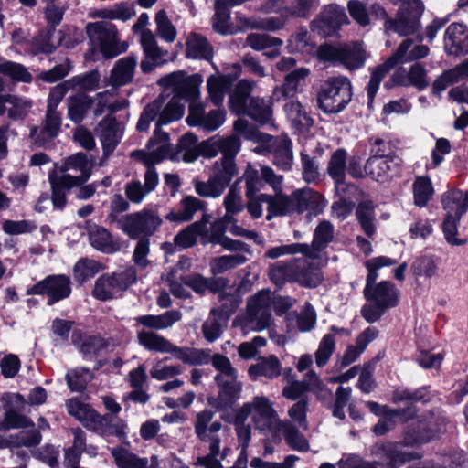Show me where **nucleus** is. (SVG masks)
<instances>
[{"instance_id":"4","label":"nucleus","mask_w":468,"mask_h":468,"mask_svg":"<svg viewBox=\"0 0 468 468\" xmlns=\"http://www.w3.org/2000/svg\"><path fill=\"white\" fill-rule=\"evenodd\" d=\"M396 262L395 260L387 256L375 257L365 262L367 276L363 291L364 296L367 300L378 303L386 309L395 307L398 304L399 292L395 284L389 281L377 282L378 278V271L382 267L394 265Z\"/></svg>"},{"instance_id":"57","label":"nucleus","mask_w":468,"mask_h":468,"mask_svg":"<svg viewBox=\"0 0 468 468\" xmlns=\"http://www.w3.org/2000/svg\"><path fill=\"white\" fill-rule=\"evenodd\" d=\"M248 259L241 253L223 255L213 259L210 269L213 274H222L229 270L246 263Z\"/></svg>"},{"instance_id":"16","label":"nucleus","mask_w":468,"mask_h":468,"mask_svg":"<svg viewBox=\"0 0 468 468\" xmlns=\"http://www.w3.org/2000/svg\"><path fill=\"white\" fill-rule=\"evenodd\" d=\"M27 295H47L48 305L67 299L71 294V282L65 274L48 275L27 289Z\"/></svg>"},{"instance_id":"25","label":"nucleus","mask_w":468,"mask_h":468,"mask_svg":"<svg viewBox=\"0 0 468 468\" xmlns=\"http://www.w3.org/2000/svg\"><path fill=\"white\" fill-rule=\"evenodd\" d=\"M84 426L101 435H114L120 439L125 438L126 435V424L123 420L109 414L101 415L94 410Z\"/></svg>"},{"instance_id":"48","label":"nucleus","mask_w":468,"mask_h":468,"mask_svg":"<svg viewBox=\"0 0 468 468\" xmlns=\"http://www.w3.org/2000/svg\"><path fill=\"white\" fill-rule=\"evenodd\" d=\"M284 112L292 125L300 132L307 131L314 123L312 117L298 101H289L284 105Z\"/></svg>"},{"instance_id":"64","label":"nucleus","mask_w":468,"mask_h":468,"mask_svg":"<svg viewBox=\"0 0 468 468\" xmlns=\"http://www.w3.org/2000/svg\"><path fill=\"white\" fill-rule=\"evenodd\" d=\"M465 458L463 453L444 457L440 461H427L422 463L410 465L408 468H463Z\"/></svg>"},{"instance_id":"8","label":"nucleus","mask_w":468,"mask_h":468,"mask_svg":"<svg viewBox=\"0 0 468 468\" xmlns=\"http://www.w3.org/2000/svg\"><path fill=\"white\" fill-rule=\"evenodd\" d=\"M317 57L321 61L342 66L353 71L364 67L367 52L362 42L353 41L337 45H321L317 49Z\"/></svg>"},{"instance_id":"9","label":"nucleus","mask_w":468,"mask_h":468,"mask_svg":"<svg viewBox=\"0 0 468 468\" xmlns=\"http://www.w3.org/2000/svg\"><path fill=\"white\" fill-rule=\"evenodd\" d=\"M237 175L238 167L235 161L217 160L207 181H194L195 191L203 197H218Z\"/></svg>"},{"instance_id":"60","label":"nucleus","mask_w":468,"mask_h":468,"mask_svg":"<svg viewBox=\"0 0 468 468\" xmlns=\"http://www.w3.org/2000/svg\"><path fill=\"white\" fill-rule=\"evenodd\" d=\"M176 154L186 163L197 160L199 155L197 150V137L193 133H186L180 138L176 145Z\"/></svg>"},{"instance_id":"35","label":"nucleus","mask_w":468,"mask_h":468,"mask_svg":"<svg viewBox=\"0 0 468 468\" xmlns=\"http://www.w3.org/2000/svg\"><path fill=\"white\" fill-rule=\"evenodd\" d=\"M296 213L302 214L310 211L314 215L323 212L326 207V200L319 193L311 188L298 189L293 192Z\"/></svg>"},{"instance_id":"55","label":"nucleus","mask_w":468,"mask_h":468,"mask_svg":"<svg viewBox=\"0 0 468 468\" xmlns=\"http://www.w3.org/2000/svg\"><path fill=\"white\" fill-rule=\"evenodd\" d=\"M366 405L371 413L376 416H381L389 421H392L395 418L410 420L416 415V410L413 407H409L402 410H395L386 405H380L375 401H367L366 402Z\"/></svg>"},{"instance_id":"12","label":"nucleus","mask_w":468,"mask_h":468,"mask_svg":"<svg viewBox=\"0 0 468 468\" xmlns=\"http://www.w3.org/2000/svg\"><path fill=\"white\" fill-rule=\"evenodd\" d=\"M87 35L105 58H114L127 49V45L118 39L116 27L109 21L89 23L86 26Z\"/></svg>"},{"instance_id":"58","label":"nucleus","mask_w":468,"mask_h":468,"mask_svg":"<svg viewBox=\"0 0 468 468\" xmlns=\"http://www.w3.org/2000/svg\"><path fill=\"white\" fill-rule=\"evenodd\" d=\"M235 221L231 216H223L221 218L215 220L209 228L207 227L205 236H203V243L218 244L225 236L228 226Z\"/></svg>"},{"instance_id":"6","label":"nucleus","mask_w":468,"mask_h":468,"mask_svg":"<svg viewBox=\"0 0 468 468\" xmlns=\"http://www.w3.org/2000/svg\"><path fill=\"white\" fill-rule=\"evenodd\" d=\"M353 96L352 84L346 76L330 77L324 80L317 91L318 107L327 114L343 112Z\"/></svg>"},{"instance_id":"20","label":"nucleus","mask_w":468,"mask_h":468,"mask_svg":"<svg viewBox=\"0 0 468 468\" xmlns=\"http://www.w3.org/2000/svg\"><path fill=\"white\" fill-rule=\"evenodd\" d=\"M140 44L144 55L141 61V69L144 73H149L154 69L166 63L169 60V52L162 48L151 30H144L140 35Z\"/></svg>"},{"instance_id":"7","label":"nucleus","mask_w":468,"mask_h":468,"mask_svg":"<svg viewBox=\"0 0 468 468\" xmlns=\"http://www.w3.org/2000/svg\"><path fill=\"white\" fill-rule=\"evenodd\" d=\"M394 18L387 19L384 24L388 32L396 33L401 37L416 36L422 42L424 36L420 33V18L424 13V4L421 0H401Z\"/></svg>"},{"instance_id":"24","label":"nucleus","mask_w":468,"mask_h":468,"mask_svg":"<svg viewBox=\"0 0 468 468\" xmlns=\"http://www.w3.org/2000/svg\"><path fill=\"white\" fill-rule=\"evenodd\" d=\"M335 239L334 225L328 220H322L314 229L313 240L309 245L303 243L306 248L303 250V256L311 260H322L323 251Z\"/></svg>"},{"instance_id":"15","label":"nucleus","mask_w":468,"mask_h":468,"mask_svg":"<svg viewBox=\"0 0 468 468\" xmlns=\"http://www.w3.org/2000/svg\"><path fill=\"white\" fill-rule=\"evenodd\" d=\"M250 415L261 431L269 430L277 422H281L272 402L264 396L254 397L252 401L245 403L239 410V419L246 420Z\"/></svg>"},{"instance_id":"26","label":"nucleus","mask_w":468,"mask_h":468,"mask_svg":"<svg viewBox=\"0 0 468 468\" xmlns=\"http://www.w3.org/2000/svg\"><path fill=\"white\" fill-rule=\"evenodd\" d=\"M443 48L447 55L463 57L468 54V27L463 23H452L443 37Z\"/></svg>"},{"instance_id":"41","label":"nucleus","mask_w":468,"mask_h":468,"mask_svg":"<svg viewBox=\"0 0 468 468\" xmlns=\"http://www.w3.org/2000/svg\"><path fill=\"white\" fill-rule=\"evenodd\" d=\"M186 46V54L188 58L210 60L213 58V48L202 35L189 34Z\"/></svg>"},{"instance_id":"14","label":"nucleus","mask_w":468,"mask_h":468,"mask_svg":"<svg viewBox=\"0 0 468 468\" xmlns=\"http://www.w3.org/2000/svg\"><path fill=\"white\" fill-rule=\"evenodd\" d=\"M272 302L270 291H261L252 296L247 303L243 329L259 332L269 328L271 324Z\"/></svg>"},{"instance_id":"54","label":"nucleus","mask_w":468,"mask_h":468,"mask_svg":"<svg viewBox=\"0 0 468 468\" xmlns=\"http://www.w3.org/2000/svg\"><path fill=\"white\" fill-rule=\"evenodd\" d=\"M356 218L368 237H372L376 232V215L375 207L372 201L360 202L356 210Z\"/></svg>"},{"instance_id":"31","label":"nucleus","mask_w":468,"mask_h":468,"mask_svg":"<svg viewBox=\"0 0 468 468\" xmlns=\"http://www.w3.org/2000/svg\"><path fill=\"white\" fill-rule=\"evenodd\" d=\"M111 454L117 468H159V460L156 455L150 458L140 457L122 447H113Z\"/></svg>"},{"instance_id":"44","label":"nucleus","mask_w":468,"mask_h":468,"mask_svg":"<svg viewBox=\"0 0 468 468\" xmlns=\"http://www.w3.org/2000/svg\"><path fill=\"white\" fill-rule=\"evenodd\" d=\"M93 103V98L85 93L69 96L67 101L69 119L74 123H80Z\"/></svg>"},{"instance_id":"1","label":"nucleus","mask_w":468,"mask_h":468,"mask_svg":"<svg viewBox=\"0 0 468 468\" xmlns=\"http://www.w3.org/2000/svg\"><path fill=\"white\" fill-rule=\"evenodd\" d=\"M203 78L200 74L186 75L184 71H174L159 79L157 83L165 88H172L175 95L169 101H165L164 96H158L152 102L148 103L141 112L136 124L139 132L148 130L150 123L156 121L154 135L147 143V153L141 152L145 155V162L157 164L165 159L171 152L169 134L161 130V126L181 119L184 115L185 106L180 102L181 99L190 104H197L200 97V85Z\"/></svg>"},{"instance_id":"51","label":"nucleus","mask_w":468,"mask_h":468,"mask_svg":"<svg viewBox=\"0 0 468 468\" xmlns=\"http://www.w3.org/2000/svg\"><path fill=\"white\" fill-rule=\"evenodd\" d=\"M238 373H229L220 380H215L219 387V399L225 405L233 403L239 398L242 385L238 381Z\"/></svg>"},{"instance_id":"59","label":"nucleus","mask_w":468,"mask_h":468,"mask_svg":"<svg viewBox=\"0 0 468 468\" xmlns=\"http://www.w3.org/2000/svg\"><path fill=\"white\" fill-rule=\"evenodd\" d=\"M319 4V0H293L283 10L288 19L290 17L308 19Z\"/></svg>"},{"instance_id":"43","label":"nucleus","mask_w":468,"mask_h":468,"mask_svg":"<svg viewBox=\"0 0 468 468\" xmlns=\"http://www.w3.org/2000/svg\"><path fill=\"white\" fill-rule=\"evenodd\" d=\"M255 81L250 80H240L235 86L233 92L229 96V109L236 115H241L245 104L250 101V96L255 87Z\"/></svg>"},{"instance_id":"49","label":"nucleus","mask_w":468,"mask_h":468,"mask_svg":"<svg viewBox=\"0 0 468 468\" xmlns=\"http://www.w3.org/2000/svg\"><path fill=\"white\" fill-rule=\"evenodd\" d=\"M293 193L291 196L280 195L278 192L275 196L270 195V203L267 207V220H271L274 217L285 216L296 212Z\"/></svg>"},{"instance_id":"17","label":"nucleus","mask_w":468,"mask_h":468,"mask_svg":"<svg viewBox=\"0 0 468 468\" xmlns=\"http://www.w3.org/2000/svg\"><path fill=\"white\" fill-rule=\"evenodd\" d=\"M347 22L345 8L335 4L323 7L319 15L312 21L311 29L322 37L335 35L342 25Z\"/></svg>"},{"instance_id":"62","label":"nucleus","mask_w":468,"mask_h":468,"mask_svg":"<svg viewBox=\"0 0 468 468\" xmlns=\"http://www.w3.org/2000/svg\"><path fill=\"white\" fill-rule=\"evenodd\" d=\"M92 377V373L89 368H75L68 371L66 381L71 391L80 392L86 388Z\"/></svg>"},{"instance_id":"29","label":"nucleus","mask_w":468,"mask_h":468,"mask_svg":"<svg viewBox=\"0 0 468 468\" xmlns=\"http://www.w3.org/2000/svg\"><path fill=\"white\" fill-rule=\"evenodd\" d=\"M240 146L241 142L239 136L231 134L227 137H213L207 140L203 145V151L207 157H214L218 154H221L220 159L235 161Z\"/></svg>"},{"instance_id":"21","label":"nucleus","mask_w":468,"mask_h":468,"mask_svg":"<svg viewBox=\"0 0 468 468\" xmlns=\"http://www.w3.org/2000/svg\"><path fill=\"white\" fill-rule=\"evenodd\" d=\"M226 112L217 108L207 111L202 103L189 104V112L186 122L190 126H197L207 132L218 129L225 122Z\"/></svg>"},{"instance_id":"61","label":"nucleus","mask_w":468,"mask_h":468,"mask_svg":"<svg viewBox=\"0 0 468 468\" xmlns=\"http://www.w3.org/2000/svg\"><path fill=\"white\" fill-rule=\"evenodd\" d=\"M288 22V17L284 10L279 16H269L265 18H251L247 21V26L251 29H260L275 32L284 27Z\"/></svg>"},{"instance_id":"30","label":"nucleus","mask_w":468,"mask_h":468,"mask_svg":"<svg viewBox=\"0 0 468 468\" xmlns=\"http://www.w3.org/2000/svg\"><path fill=\"white\" fill-rule=\"evenodd\" d=\"M136 338L138 344L150 352L169 354L174 358H176L178 352L179 346L174 345L170 340L154 331L139 330L136 333Z\"/></svg>"},{"instance_id":"10","label":"nucleus","mask_w":468,"mask_h":468,"mask_svg":"<svg viewBox=\"0 0 468 468\" xmlns=\"http://www.w3.org/2000/svg\"><path fill=\"white\" fill-rule=\"evenodd\" d=\"M137 281L134 267L127 266L112 273L100 276L94 284L92 295L101 301H109L119 297Z\"/></svg>"},{"instance_id":"38","label":"nucleus","mask_w":468,"mask_h":468,"mask_svg":"<svg viewBox=\"0 0 468 468\" xmlns=\"http://www.w3.org/2000/svg\"><path fill=\"white\" fill-rule=\"evenodd\" d=\"M281 372L282 364L274 355L258 357L255 363L248 368V374L252 380H256L261 377L273 379L278 378Z\"/></svg>"},{"instance_id":"39","label":"nucleus","mask_w":468,"mask_h":468,"mask_svg":"<svg viewBox=\"0 0 468 468\" xmlns=\"http://www.w3.org/2000/svg\"><path fill=\"white\" fill-rule=\"evenodd\" d=\"M241 115H247L260 125L272 123V108L271 99L252 97L245 104Z\"/></svg>"},{"instance_id":"45","label":"nucleus","mask_w":468,"mask_h":468,"mask_svg":"<svg viewBox=\"0 0 468 468\" xmlns=\"http://www.w3.org/2000/svg\"><path fill=\"white\" fill-rule=\"evenodd\" d=\"M204 208V202L199 198L187 196L181 201V207L178 211H171L165 216V219L171 222L182 223L189 221L194 215Z\"/></svg>"},{"instance_id":"63","label":"nucleus","mask_w":468,"mask_h":468,"mask_svg":"<svg viewBox=\"0 0 468 468\" xmlns=\"http://www.w3.org/2000/svg\"><path fill=\"white\" fill-rule=\"evenodd\" d=\"M101 76L98 70L85 72L73 76L68 81L71 90L79 89L82 91H92L99 88Z\"/></svg>"},{"instance_id":"32","label":"nucleus","mask_w":468,"mask_h":468,"mask_svg":"<svg viewBox=\"0 0 468 468\" xmlns=\"http://www.w3.org/2000/svg\"><path fill=\"white\" fill-rule=\"evenodd\" d=\"M328 174L335 183L337 192H344L346 188L352 193L357 192V187L353 184L345 182V175L346 170V151L345 149H337L332 154L328 165Z\"/></svg>"},{"instance_id":"36","label":"nucleus","mask_w":468,"mask_h":468,"mask_svg":"<svg viewBox=\"0 0 468 468\" xmlns=\"http://www.w3.org/2000/svg\"><path fill=\"white\" fill-rule=\"evenodd\" d=\"M89 240L92 248L106 254H112L120 250V242L103 227L96 224L88 229Z\"/></svg>"},{"instance_id":"23","label":"nucleus","mask_w":468,"mask_h":468,"mask_svg":"<svg viewBox=\"0 0 468 468\" xmlns=\"http://www.w3.org/2000/svg\"><path fill=\"white\" fill-rule=\"evenodd\" d=\"M268 151L272 154V163L283 171L292 169L293 163L292 143L287 135H265Z\"/></svg>"},{"instance_id":"50","label":"nucleus","mask_w":468,"mask_h":468,"mask_svg":"<svg viewBox=\"0 0 468 468\" xmlns=\"http://www.w3.org/2000/svg\"><path fill=\"white\" fill-rule=\"evenodd\" d=\"M48 181L51 186V201L56 209L62 210L67 203V190L75 187L67 182V179L58 176L56 170L48 173Z\"/></svg>"},{"instance_id":"5","label":"nucleus","mask_w":468,"mask_h":468,"mask_svg":"<svg viewBox=\"0 0 468 468\" xmlns=\"http://www.w3.org/2000/svg\"><path fill=\"white\" fill-rule=\"evenodd\" d=\"M430 53L428 46L413 44L411 38L404 39L396 51L382 64L375 68L367 86V105L371 107L380 83L388 72L398 64H405L426 58Z\"/></svg>"},{"instance_id":"52","label":"nucleus","mask_w":468,"mask_h":468,"mask_svg":"<svg viewBox=\"0 0 468 468\" xmlns=\"http://www.w3.org/2000/svg\"><path fill=\"white\" fill-rule=\"evenodd\" d=\"M279 430L282 433L286 443L294 451L307 452L309 442L299 430L290 421H281Z\"/></svg>"},{"instance_id":"53","label":"nucleus","mask_w":468,"mask_h":468,"mask_svg":"<svg viewBox=\"0 0 468 468\" xmlns=\"http://www.w3.org/2000/svg\"><path fill=\"white\" fill-rule=\"evenodd\" d=\"M414 204L424 207L432 199L434 188L429 176H417L412 184Z\"/></svg>"},{"instance_id":"42","label":"nucleus","mask_w":468,"mask_h":468,"mask_svg":"<svg viewBox=\"0 0 468 468\" xmlns=\"http://www.w3.org/2000/svg\"><path fill=\"white\" fill-rule=\"evenodd\" d=\"M427 71L420 63H414L409 69L407 77L401 73L396 72L392 75L391 80L396 85L414 86L419 90H422L429 86L426 79Z\"/></svg>"},{"instance_id":"46","label":"nucleus","mask_w":468,"mask_h":468,"mask_svg":"<svg viewBox=\"0 0 468 468\" xmlns=\"http://www.w3.org/2000/svg\"><path fill=\"white\" fill-rule=\"evenodd\" d=\"M297 262H299V259H292L270 265L269 278L277 286H282L286 282H294Z\"/></svg>"},{"instance_id":"19","label":"nucleus","mask_w":468,"mask_h":468,"mask_svg":"<svg viewBox=\"0 0 468 468\" xmlns=\"http://www.w3.org/2000/svg\"><path fill=\"white\" fill-rule=\"evenodd\" d=\"M61 175L59 177L67 179V182L79 186L85 184L91 176V164L84 153H77L67 158L58 167Z\"/></svg>"},{"instance_id":"33","label":"nucleus","mask_w":468,"mask_h":468,"mask_svg":"<svg viewBox=\"0 0 468 468\" xmlns=\"http://www.w3.org/2000/svg\"><path fill=\"white\" fill-rule=\"evenodd\" d=\"M137 58L134 55L118 59L111 70L109 84L116 90L118 87L124 86L133 81Z\"/></svg>"},{"instance_id":"37","label":"nucleus","mask_w":468,"mask_h":468,"mask_svg":"<svg viewBox=\"0 0 468 468\" xmlns=\"http://www.w3.org/2000/svg\"><path fill=\"white\" fill-rule=\"evenodd\" d=\"M182 318V314L178 310L165 311L160 314H144L135 318L138 324L149 329L148 331H162L171 328Z\"/></svg>"},{"instance_id":"40","label":"nucleus","mask_w":468,"mask_h":468,"mask_svg":"<svg viewBox=\"0 0 468 468\" xmlns=\"http://www.w3.org/2000/svg\"><path fill=\"white\" fill-rule=\"evenodd\" d=\"M308 258L299 259L297 267H295L294 282L303 287L315 288L321 284L323 276L318 268L314 267L309 262Z\"/></svg>"},{"instance_id":"2","label":"nucleus","mask_w":468,"mask_h":468,"mask_svg":"<svg viewBox=\"0 0 468 468\" xmlns=\"http://www.w3.org/2000/svg\"><path fill=\"white\" fill-rule=\"evenodd\" d=\"M443 426V420H435L432 415L414 420L407 427L401 441L377 444L375 453L388 460V468H397L412 460L420 459V453L407 451L403 447L429 442L437 437Z\"/></svg>"},{"instance_id":"13","label":"nucleus","mask_w":468,"mask_h":468,"mask_svg":"<svg viewBox=\"0 0 468 468\" xmlns=\"http://www.w3.org/2000/svg\"><path fill=\"white\" fill-rule=\"evenodd\" d=\"M443 208L447 216L442 223V230L446 240L452 245H460L463 240L456 238L457 222L468 208V191L452 190L443 194L441 197Z\"/></svg>"},{"instance_id":"28","label":"nucleus","mask_w":468,"mask_h":468,"mask_svg":"<svg viewBox=\"0 0 468 468\" xmlns=\"http://www.w3.org/2000/svg\"><path fill=\"white\" fill-rule=\"evenodd\" d=\"M60 127L61 113L58 110L47 108L42 126L31 127L29 135L36 144L40 147H45L58 134Z\"/></svg>"},{"instance_id":"3","label":"nucleus","mask_w":468,"mask_h":468,"mask_svg":"<svg viewBox=\"0 0 468 468\" xmlns=\"http://www.w3.org/2000/svg\"><path fill=\"white\" fill-rule=\"evenodd\" d=\"M215 412L204 410L197 413L194 421V433L202 442L208 444V453L198 456L195 466L204 468H223L221 461L227 456L228 448L220 449L221 438L219 432L223 429L220 420H214Z\"/></svg>"},{"instance_id":"11","label":"nucleus","mask_w":468,"mask_h":468,"mask_svg":"<svg viewBox=\"0 0 468 468\" xmlns=\"http://www.w3.org/2000/svg\"><path fill=\"white\" fill-rule=\"evenodd\" d=\"M163 224L156 208L146 206L142 210L127 214L119 221V228L131 239H150Z\"/></svg>"},{"instance_id":"56","label":"nucleus","mask_w":468,"mask_h":468,"mask_svg":"<svg viewBox=\"0 0 468 468\" xmlns=\"http://www.w3.org/2000/svg\"><path fill=\"white\" fill-rule=\"evenodd\" d=\"M176 359L191 366H201L210 363L212 356L209 349H195L179 346Z\"/></svg>"},{"instance_id":"34","label":"nucleus","mask_w":468,"mask_h":468,"mask_svg":"<svg viewBox=\"0 0 468 468\" xmlns=\"http://www.w3.org/2000/svg\"><path fill=\"white\" fill-rule=\"evenodd\" d=\"M399 157L376 158L369 157L366 163L365 170L377 181H385L399 174L400 166Z\"/></svg>"},{"instance_id":"18","label":"nucleus","mask_w":468,"mask_h":468,"mask_svg":"<svg viewBox=\"0 0 468 468\" xmlns=\"http://www.w3.org/2000/svg\"><path fill=\"white\" fill-rule=\"evenodd\" d=\"M210 216L204 214L200 220H197L180 230L173 239L172 242L162 244V250L166 254H174L176 251L191 248L197 242L198 237L205 236L207 224L209 223Z\"/></svg>"},{"instance_id":"27","label":"nucleus","mask_w":468,"mask_h":468,"mask_svg":"<svg viewBox=\"0 0 468 468\" xmlns=\"http://www.w3.org/2000/svg\"><path fill=\"white\" fill-rule=\"evenodd\" d=\"M144 180V185L139 180H132L125 184L124 195L131 203L141 204L156 188L159 177L156 170L152 165L147 166Z\"/></svg>"},{"instance_id":"22","label":"nucleus","mask_w":468,"mask_h":468,"mask_svg":"<svg viewBox=\"0 0 468 468\" xmlns=\"http://www.w3.org/2000/svg\"><path fill=\"white\" fill-rule=\"evenodd\" d=\"M124 125L115 116L107 115L100 121L96 133L101 144L103 155L109 156L122 138Z\"/></svg>"},{"instance_id":"47","label":"nucleus","mask_w":468,"mask_h":468,"mask_svg":"<svg viewBox=\"0 0 468 468\" xmlns=\"http://www.w3.org/2000/svg\"><path fill=\"white\" fill-rule=\"evenodd\" d=\"M80 337V334L74 331L72 334V342L78 346L80 352L84 356L86 359L91 360L95 358L99 353L106 348L105 340L97 335H89L81 338L80 342L78 339Z\"/></svg>"}]
</instances>
